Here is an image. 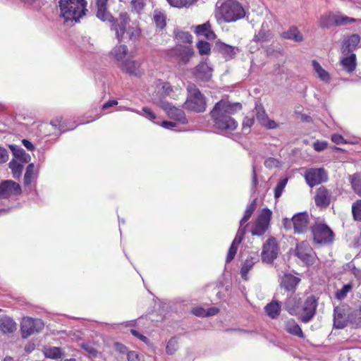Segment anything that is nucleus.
I'll return each mask as SVG.
<instances>
[{"label":"nucleus","mask_w":361,"mask_h":361,"mask_svg":"<svg viewBox=\"0 0 361 361\" xmlns=\"http://www.w3.org/2000/svg\"><path fill=\"white\" fill-rule=\"evenodd\" d=\"M241 109L242 105L240 103L232 104L225 99L220 100L210 112L214 126L222 130H234L238 123L231 115Z\"/></svg>","instance_id":"nucleus-1"},{"label":"nucleus","mask_w":361,"mask_h":361,"mask_svg":"<svg viewBox=\"0 0 361 361\" xmlns=\"http://www.w3.org/2000/svg\"><path fill=\"white\" fill-rule=\"evenodd\" d=\"M86 0H59L61 16L66 21H78L86 15L87 9Z\"/></svg>","instance_id":"nucleus-2"},{"label":"nucleus","mask_w":361,"mask_h":361,"mask_svg":"<svg viewBox=\"0 0 361 361\" xmlns=\"http://www.w3.org/2000/svg\"><path fill=\"white\" fill-rule=\"evenodd\" d=\"M245 11L237 1L228 0L216 9V16L224 22H235L244 18Z\"/></svg>","instance_id":"nucleus-3"},{"label":"nucleus","mask_w":361,"mask_h":361,"mask_svg":"<svg viewBox=\"0 0 361 361\" xmlns=\"http://www.w3.org/2000/svg\"><path fill=\"white\" fill-rule=\"evenodd\" d=\"M128 19L126 14H121L119 19L112 23L111 29L115 31L116 38L118 41L126 39L130 40H137L141 34L140 29L137 27H131L128 25Z\"/></svg>","instance_id":"nucleus-4"},{"label":"nucleus","mask_w":361,"mask_h":361,"mask_svg":"<svg viewBox=\"0 0 361 361\" xmlns=\"http://www.w3.org/2000/svg\"><path fill=\"white\" fill-rule=\"evenodd\" d=\"M187 90L188 96L185 102V108L196 112H203L206 109V102L196 85L189 84Z\"/></svg>","instance_id":"nucleus-5"},{"label":"nucleus","mask_w":361,"mask_h":361,"mask_svg":"<svg viewBox=\"0 0 361 361\" xmlns=\"http://www.w3.org/2000/svg\"><path fill=\"white\" fill-rule=\"evenodd\" d=\"M314 241L318 244H329L333 242L334 233L324 224H316L312 228Z\"/></svg>","instance_id":"nucleus-6"},{"label":"nucleus","mask_w":361,"mask_h":361,"mask_svg":"<svg viewBox=\"0 0 361 361\" xmlns=\"http://www.w3.org/2000/svg\"><path fill=\"white\" fill-rule=\"evenodd\" d=\"M271 212L267 208L263 209L254 222L251 233L253 235H262L267 230L271 217Z\"/></svg>","instance_id":"nucleus-7"},{"label":"nucleus","mask_w":361,"mask_h":361,"mask_svg":"<svg viewBox=\"0 0 361 361\" xmlns=\"http://www.w3.org/2000/svg\"><path fill=\"white\" fill-rule=\"evenodd\" d=\"M295 255L307 265L313 264L317 259V255L308 243L302 241L297 244Z\"/></svg>","instance_id":"nucleus-8"},{"label":"nucleus","mask_w":361,"mask_h":361,"mask_svg":"<svg viewBox=\"0 0 361 361\" xmlns=\"http://www.w3.org/2000/svg\"><path fill=\"white\" fill-rule=\"evenodd\" d=\"M279 245L275 238H269L263 245L262 260L266 263H272L278 257Z\"/></svg>","instance_id":"nucleus-9"},{"label":"nucleus","mask_w":361,"mask_h":361,"mask_svg":"<svg viewBox=\"0 0 361 361\" xmlns=\"http://www.w3.org/2000/svg\"><path fill=\"white\" fill-rule=\"evenodd\" d=\"M43 328L44 323L41 319L30 317L23 318L20 326L22 336L27 338L35 333L41 331Z\"/></svg>","instance_id":"nucleus-10"},{"label":"nucleus","mask_w":361,"mask_h":361,"mask_svg":"<svg viewBox=\"0 0 361 361\" xmlns=\"http://www.w3.org/2000/svg\"><path fill=\"white\" fill-rule=\"evenodd\" d=\"M305 178L308 185L312 188L322 182L326 181L328 176L325 170L322 168H312L306 171Z\"/></svg>","instance_id":"nucleus-11"},{"label":"nucleus","mask_w":361,"mask_h":361,"mask_svg":"<svg viewBox=\"0 0 361 361\" xmlns=\"http://www.w3.org/2000/svg\"><path fill=\"white\" fill-rule=\"evenodd\" d=\"M317 299L310 295L307 297L302 306V314L300 316V321L303 323H308L316 314L317 307Z\"/></svg>","instance_id":"nucleus-12"},{"label":"nucleus","mask_w":361,"mask_h":361,"mask_svg":"<svg viewBox=\"0 0 361 361\" xmlns=\"http://www.w3.org/2000/svg\"><path fill=\"white\" fill-rule=\"evenodd\" d=\"M193 54V49L190 45H177L170 51V56L183 64L188 63Z\"/></svg>","instance_id":"nucleus-13"},{"label":"nucleus","mask_w":361,"mask_h":361,"mask_svg":"<svg viewBox=\"0 0 361 361\" xmlns=\"http://www.w3.org/2000/svg\"><path fill=\"white\" fill-rule=\"evenodd\" d=\"M118 67L122 72L136 77L141 76L143 73L141 68V63L137 60L126 59L118 63Z\"/></svg>","instance_id":"nucleus-14"},{"label":"nucleus","mask_w":361,"mask_h":361,"mask_svg":"<svg viewBox=\"0 0 361 361\" xmlns=\"http://www.w3.org/2000/svg\"><path fill=\"white\" fill-rule=\"evenodd\" d=\"M161 107L166 111L170 118L174 119L182 124L188 123L184 111L169 103L162 102Z\"/></svg>","instance_id":"nucleus-15"},{"label":"nucleus","mask_w":361,"mask_h":361,"mask_svg":"<svg viewBox=\"0 0 361 361\" xmlns=\"http://www.w3.org/2000/svg\"><path fill=\"white\" fill-rule=\"evenodd\" d=\"M246 227L247 225H241L240 224V226L237 231L235 237L233 240L231 245L228 250L226 260V263H229L234 258L238 250V247L242 242L243 237L246 233Z\"/></svg>","instance_id":"nucleus-16"},{"label":"nucleus","mask_w":361,"mask_h":361,"mask_svg":"<svg viewBox=\"0 0 361 361\" xmlns=\"http://www.w3.org/2000/svg\"><path fill=\"white\" fill-rule=\"evenodd\" d=\"M20 185L12 180H6L0 184V198H6L12 195L20 194Z\"/></svg>","instance_id":"nucleus-17"},{"label":"nucleus","mask_w":361,"mask_h":361,"mask_svg":"<svg viewBox=\"0 0 361 361\" xmlns=\"http://www.w3.org/2000/svg\"><path fill=\"white\" fill-rule=\"evenodd\" d=\"M360 42V37L357 34H353L345 38L341 46V54H355L358 44Z\"/></svg>","instance_id":"nucleus-18"},{"label":"nucleus","mask_w":361,"mask_h":361,"mask_svg":"<svg viewBox=\"0 0 361 361\" xmlns=\"http://www.w3.org/2000/svg\"><path fill=\"white\" fill-rule=\"evenodd\" d=\"M309 218L307 213H299L293 217V226L295 233L305 232L308 227Z\"/></svg>","instance_id":"nucleus-19"},{"label":"nucleus","mask_w":361,"mask_h":361,"mask_svg":"<svg viewBox=\"0 0 361 361\" xmlns=\"http://www.w3.org/2000/svg\"><path fill=\"white\" fill-rule=\"evenodd\" d=\"M331 201V193L324 186L319 187L314 196V202L317 206L320 207H327Z\"/></svg>","instance_id":"nucleus-20"},{"label":"nucleus","mask_w":361,"mask_h":361,"mask_svg":"<svg viewBox=\"0 0 361 361\" xmlns=\"http://www.w3.org/2000/svg\"><path fill=\"white\" fill-rule=\"evenodd\" d=\"M194 75L196 79L207 81L212 77V69L206 62L202 61L196 66Z\"/></svg>","instance_id":"nucleus-21"},{"label":"nucleus","mask_w":361,"mask_h":361,"mask_svg":"<svg viewBox=\"0 0 361 361\" xmlns=\"http://www.w3.org/2000/svg\"><path fill=\"white\" fill-rule=\"evenodd\" d=\"M17 329V324L8 316H0V331L3 334H12Z\"/></svg>","instance_id":"nucleus-22"},{"label":"nucleus","mask_w":361,"mask_h":361,"mask_svg":"<svg viewBox=\"0 0 361 361\" xmlns=\"http://www.w3.org/2000/svg\"><path fill=\"white\" fill-rule=\"evenodd\" d=\"M341 63L345 71L353 72L357 66L355 54H342Z\"/></svg>","instance_id":"nucleus-23"},{"label":"nucleus","mask_w":361,"mask_h":361,"mask_svg":"<svg viewBox=\"0 0 361 361\" xmlns=\"http://www.w3.org/2000/svg\"><path fill=\"white\" fill-rule=\"evenodd\" d=\"M300 279L292 274L284 275L281 281V287L286 291H293Z\"/></svg>","instance_id":"nucleus-24"},{"label":"nucleus","mask_w":361,"mask_h":361,"mask_svg":"<svg viewBox=\"0 0 361 361\" xmlns=\"http://www.w3.org/2000/svg\"><path fill=\"white\" fill-rule=\"evenodd\" d=\"M128 47L124 44L115 46L110 52V55L118 63H122L126 59L128 54Z\"/></svg>","instance_id":"nucleus-25"},{"label":"nucleus","mask_w":361,"mask_h":361,"mask_svg":"<svg viewBox=\"0 0 361 361\" xmlns=\"http://www.w3.org/2000/svg\"><path fill=\"white\" fill-rule=\"evenodd\" d=\"M336 20V12H327L321 16L318 25L322 28H329L335 26Z\"/></svg>","instance_id":"nucleus-26"},{"label":"nucleus","mask_w":361,"mask_h":361,"mask_svg":"<svg viewBox=\"0 0 361 361\" xmlns=\"http://www.w3.org/2000/svg\"><path fill=\"white\" fill-rule=\"evenodd\" d=\"M107 1L108 0H97V16L103 21H111L112 18V16L107 11Z\"/></svg>","instance_id":"nucleus-27"},{"label":"nucleus","mask_w":361,"mask_h":361,"mask_svg":"<svg viewBox=\"0 0 361 361\" xmlns=\"http://www.w3.org/2000/svg\"><path fill=\"white\" fill-rule=\"evenodd\" d=\"M281 36L284 39H291L296 42H300L303 40L302 33L295 26H292L287 31L283 32Z\"/></svg>","instance_id":"nucleus-28"},{"label":"nucleus","mask_w":361,"mask_h":361,"mask_svg":"<svg viewBox=\"0 0 361 361\" xmlns=\"http://www.w3.org/2000/svg\"><path fill=\"white\" fill-rule=\"evenodd\" d=\"M334 326L336 329H343L346 324L347 321L345 317V314L343 311L338 308H334Z\"/></svg>","instance_id":"nucleus-29"},{"label":"nucleus","mask_w":361,"mask_h":361,"mask_svg":"<svg viewBox=\"0 0 361 361\" xmlns=\"http://www.w3.org/2000/svg\"><path fill=\"white\" fill-rule=\"evenodd\" d=\"M195 32L197 35H202L208 39H213L216 37L214 32L211 30V25L209 22L196 26Z\"/></svg>","instance_id":"nucleus-30"},{"label":"nucleus","mask_w":361,"mask_h":361,"mask_svg":"<svg viewBox=\"0 0 361 361\" xmlns=\"http://www.w3.org/2000/svg\"><path fill=\"white\" fill-rule=\"evenodd\" d=\"M312 63L314 71L317 74V77L322 81L326 83H329L331 79L329 73L324 70L317 61H312Z\"/></svg>","instance_id":"nucleus-31"},{"label":"nucleus","mask_w":361,"mask_h":361,"mask_svg":"<svg viewBox=\"0 0 361 361\" xmlns=\"http://www.w3.org/2000/svg\"><path fill=\"white\" fill-rule=\"evenodd\" d=\"M267 314L271 319L277 318L281 312V304L277 301H272L264 307Z\"/></svg>","instance_id":"nucleus-32"},{"label":"nucleus","mask_w":361,"mask_h":361,"mask_svg":"<svg viewBox=\"0 0 361 361\" xmlns=\"http://www.w3.org/2000/svg\"><path fill=\"white\" fill-rule=\"evenodd\" d=\"M153 23L159 30L164 29L166 25V16L164 13L159 10L153 12Z\"/></svg>","instance_id":"nucleus-33"},{"label":"nucleus","mask_w":361,"mask_h":361,"mask_svg":"<svg viewBox=\"0 0 361 361\" xmlns=\"http://www.w3.org/2000/svg\"><path fill=\"white\" fill-rule=\"evenodd\" d=\"M285 330L292 335L297 336L300 338L304 337L301 328L293 319L288 320L286 322Z\"/></svg>","instance_id":"nucleus-34"},{"label":"nucleus","mask_w":361,"mask_h":361,"mask_svg":"<svg viewBox=\"0 0 361 361\" xmlns=\"http://www.w3.org/2000/svg\"><path fill=\"white\" fill-rule=\"evenodd\" d=\"M258 261V259L257 257H248L245 260V262L243 264L240 273L242 275V277L247 280V275L249 272V271L252 268L254 264Z\"/></svg>","instance_id":"nucleus-35"},{"label":"nucleus","mask_w":361,"mask_h":361,"mask_svg":"<svg viewBox=\"0 0 361 361\" xmlns=\"http://www.w3.org/2000/svg\"><path fill=\"white\" fill-rule=\"evenodd\" d=\"M357 20V19L345 16L341 12H336L335 26H345L351 23H356Z\"/></svg>","instance_id":"nucleus-36"},{"label":"nucleus","mask_w":361,"mask_h":361,"mask_svg":"<svg viewBox=\"0 0 361 361\" xmlns=\"http://www.w3.org/2000/svg\"><path fill=\"white\" fill-rule=\"evenodd\" d=\"M175 38L178 43H190L192 42V35L188 32L180 30L174 31Z\"/></svg>","instance_id":"nucleus-37"},{"label":"nucleus","mask_w":361,"mask_h":361,"mask_svg":"<svg viewBox=\"0 0 361 361\" xmlns=\"http://www.w3.org/2000/svg\"><path fill=\"white\" fill-rule=\"evenodd\" d=\"M257 207V200L255 199L246 208L243 217L240 221L241 225H247L246 222L251 217Z\"/></svg>","instance_id":"nucleus-38"},{"label":"nucleus","mask_w":361,"mask_h":361,"mask_svg":"<svg viewBox=\"0 0 361 361\" xmlns=\"http://www.w3.org/2000/svg\"><path fill=\"white\" fill-rule=\"evenodd\" d=\"M11 150L13 152L14 156L23 161V162H29L30 160V157L28 154H27L23 149L18 148L16 149L14 146H10Z\"/></svg>","instance_id":"nucleus-39"},{"label":"nucleus","mask_w":361,"mask_h":361,"mask_svg":"<svg viewBox=\"0 0 361 361\" xmlns=\"http://www.w3.org/2000/svg\"><path fill=\"white\" fill-rule=\"evenodd\" d=\"M350 183L355 192L361 196V175L355 174L351 176Z\"/></svg>","instance_id":"nucleus-40"},{"label":"nucleus","mask_w":361,"mask_h":361,"mask_svg":"<svg viewBox=\"0 0 361 361\" xmlns=\"http://www.w3.org/2000/svg\"><path fill=\"white\" fill-rule=\"evenodd\" d=\"M9 168L11 169L14 178H18L22 173L23 166L15 160L9 162Z\"/></svg>","instance_id":"nucleus-41"},{"label":"nucleus","mask_w":361,"mask_h":361,"mask_svg":"<svg viewBox=\"0 0 361 361\" xmlns=\"http://www.w3.org/2000/svg\"><path fill=\"white\" fill-rule=\"evenodd\" d=\"M271 36V32L269 30H267L264 28V25H262V29L259 31V32L255 35L254 37V40L257 42H264L269 40Z\"/></svg>","instance_id":"nucleus-42"},{"label":"nucleus","mask_w":361,"mask_h":361,"mask_svg":"<svg viewBox=\"0 0 361 361\" xmlns=\"http://www.w3.org/2000/svg\"><path fill=\"white\" fill-rule=\"evenodd\" d=\"M219 49L221 52L226 59H232L235 54V49L232 46L226 44H221L219 46Z\"/></svg>","instance_id":"nucleus-43"},{"label":"nucleus","mask_w":361,"mask_h":361,"mask_svg":"<svg viewBox=\"0 0 361 361\" xmlns=\"http://www.w3.org/2000/svg\"><path fill=\"white\" fill-rule=\"evenodd\" d=\"M197 0H167L168 3L177 8L188 7L194 4Z\"/></svg>","instance_id":"nucleus-44"},{"label":"nucleus","mask_w":361,"mask_h":361,"mask_svg":"<svg viewBox=\"0 0 361 361\" xmlns=\"http://www.w3.org/2000/svg\"><path fill=\"white\" fill-rule=\"evenodd\" d=\"M44 355L47 357L51 358V359H57V358L61 357V351L59 348L51 347V348L45 349Z\"/></svg>","instance_id":"nucleus-45"},{"label":"nucleus","mask_w":361,"mask_h":361,"mask_svg":"<svg viewBox=\"0 0 361 361\" xmlns=\"http://www.w3.org/2000/svg\"><path fill=\"white\" fill-rule=\"evenodd\" d=\"M352 214L355 221H361V200H358L353 204Z\"/></svg>","instance_id":"nucleus-46"},{"label":"nucleus","mask_w":361,"mask_h":361,"mask_svg":"<svg viewBox=\"0 0 361 361\" xmlns=\"http://www.w3.org/2000/svg\"><path fill=\"white\" fill-rule=\"evenodd\" d=\"M197 48L201 55H208L211 51L210 44L205 41H200L197 44Z\"/></svg>","instance_id":"nucleus-47"},{"label":"nucleus","mask_w":361,"mask_h":361,"mask_svg":"<svg viewBox=\"0 0 361 361\" xmlns=\"http://www.w3.org/2000/svg\"><path fill=\"white\" fill-rule=\"evenodd\" d=\"M288 182L287 178L281 179L276 185L274 189V197L276 199H278L281 197L283 190Z\"/></svg>","instance_id":"nucleus-48"},{"label":"nucleus","mask_w":361,"mask_h":361,"mask_svg":"<svg viewBox=\"0 0 361 361\" xmlns=\"http://www.w3.org/2000/svg\"><path fill=\"white\" fill-rule=\"evenodd\" d=\"M144 0H131L130 6L133 11L139 13L145 7Z\"/></svg>","instance_id":"nucleus-49"},{"label":"nucleus","mask_w":361,"mask_h":361,"mask_svg":"<svg viewBox=\"0 0 361 361\" xmlns=\"http://www.w3.org/2000/svg\"><path fill=\"white\" fill-rule=\"evenodd\" d=\"M34 172V164H30L27 169L24 176V181L26 185H29L32 180Z\"/></svg>","instance_id":"nucleus-50"},{"label":"nucleus","mask_w":361,"mask_h":361,"mask_svg":"<svg viewBox=\"0 0 361 361\" xmlns=\"http://www.w3.org/2000/svg\"><path fill=\"white\" fill-rule=\"evenodd\" d=\"M178 349V342L175 338H171L166 345V351L167 354L172 355Z\"/></svg>","instance_id":"nucleus-51"},{"label":"nucleus","mask_w":361,"mask_h":361,"mask_svg":"<svg viewBox=\"0 0 361 361\" xmlns=\"http://www.w3.org/2000/svg\"><path fill=\"white\" fill-rule=\"evenodd\" d=\"M256 117L257 119L262 124L267 119V116L265 111L262 106H257L256 108Z\"/></svg>","instance_id":"nucleus-52"},{"label":"nucleus","mask_w":361,"mask_h":361,"mask_svg":"<svg viewBox=\"0 0 361 361\" xmlns=\"http://www.w3.org/2000/svg\"><path fill=\"white\" fill-rule=\"evenodd\" d=\"M138 114L145 116L146 118L149 119L151 121H154L156 119V115L149 108L144 107L142 109V113L137 112Z\"/></svg>","instance_id":"nucleus-53"},{"label":"nucleus","mask_w":361,"mask_h":361,"mask_svg":"<svg viewBox=\"0 0 361 361\" xmlns=\"http://www.w3.org/2000/svg\"><path fill=\"white\" fill-rule=\"evenodd\" d=\"M353 319L352 320V323L357 327H361V308L360 310H357L353 312Z\"/></svg>","instance_id":"nucleus-54"},{"label":"nucleus","mask_w":361,"mask_h":361,"mask_svg":"<svg viewBox=\"0 0 361 361\" xmlns=\"http://www.w3.org/2000/svg\"><path fill=\"white\" fill-rule=\"evenodd\" d=\"M351 286L350 284L345 285L341 290L336 292V297L338 299L344 298L347 293L351 290Z\"/></svg>","instance_id":"nucleus-55"},{"label":"nucleus","mask_w":361,"mask_h":361,"mask_svg":"<svg viewBox=\"0 0 361 361\" xmlns=\"http://www.w3.org/2000/svg\"><path fill=\"white\" fill-rule=\"evenodd\" d=\"M328 143L326 141L317 140L313 143V148L317 152L324 150L327 147Z\"/></svg>","instance_id":"nucleus-56"},{"label":"nucleus","mask_w":361,"mask_h":361,"mask_svg":"<svg viewBox=\"0 0 361 361\" xmlns=\"http://www.w3.org/2000/svg\"><path fill=\"white\" fill-rule=\"evenodd\" d=\"M279 165V161L275 158L270 157L266 159L264 161V166L269 169L277 167Z\"/></svg>","instance_id":"nucleus-57"},{"label":"nucleus","mask_w":361,"mask_h":361,"mask_svg":"<svg viewBox=\"0 0 361 361\" xmlns=\"http://www.w3.org/2000/svg\"><path fill=\"white\" fill-rule=\"evenodd\" d=\"M8 157L7 149L0 146V164L6 163L8 160Z\"/></svg>","instance_id":"nucleus-58"},{"label":"nucleus","mask_w":361,"mask_h":361,"mask_svg":"<svg viewBox=\"0 0 361 361\" xmlns=\"http://www.w3.org/2000/svg\"><path fill=\"white\" fill-rule=\"evenodd\" d=\"M51 124L54 127H58L59 129L61 131L66 130L63 126V119L61 117H57L55 119L52 120L51 121Z\"/></svg>","instance_id":"nucleus-59"},{"label":"nucleus","mask_w":361,"mask_h":361,"mask_svg":"<svg viewBox=\"0 0 361 361\" xmlns=\"http://www.w3.org/2000/svg\"><path fill=\"white\" fill-rule=\"evenodd\" d=\"M254 124L253 116H245L243 121V128L245 130L249 129Z\"/></svg>","instance_id":"nucleus-60"},{"label":"nucleus","mask_w":361,"mask_h":361,"mask_svg":"<svg viewBox=\"0 0 361 361\" xmlns=\"http://www.w3.org/2000/svg\"><path fill=\"white\" fill-rule=\"evenodd\" d=\"M192 313L197 317H207L206 310L200 307L193 308Z\"/></svg>","instance_id":"nucleus-61"},{"label":"nucleus","mask_w":361,"mask_h":361,"mask_svg":"<svg viewBox=\"0 0 361 361\" xmlns=\"http://www.w3.org/2000/svg\"><path fill=\"white\" fill-rule=\"evenodd\" d=\"M130 332L136 338H139L145 343H148L149 339L145 336H143L142 334H140L135 329H131Z\"/></svg>","instance_id":"nucleus-62"},{"label":"nucleus","mask_w":361,"mask_h":361,"mask_svg":"<svg viewBox=\"0 0 361 361\" xmlns=\"http://www.w3.org/2000/svg\"><path fill=\"white\" fill-rule=\"evenodd\" d=\"M128 361H140V357L137 352L130 351L127 355Z\"/></svg>","instance_id":"nucleus-63"},{"label":"nucleus","mask_w":361,"mask_h":361,"mask_svg":"<svg viewBox=\"0 0 361 361\" xmlns=\"http://www.w3.org/2000/svg\"><path fill=\"white\" fill-rule=\"evenodd\" d=\"M262 125L264 126L268 129H274L278 127V124L273 120H269L268 118Z\"/></svg>","instance_id":"nucleus-64"}]
</instances>
